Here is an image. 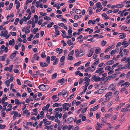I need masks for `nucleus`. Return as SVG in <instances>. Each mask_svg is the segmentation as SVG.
<instances>
[{"label":"nucleus","instance_id":"obj_6","mask_svg":"<svg viewBox=\"0 0 130 130\" xmlns=\"http://www.w3.org/2000/svg\"><path fill=\"white\" fill-rule=\"evenodd\" d=\"M63 94V96L64 97H66L68 95V93L66 91V90H64L62 91Z\"/></svg>","mask_w":130,"mask_h":130},{"label":"nucleus","instance_id":"obj_31","mask_svg":"<svg viewBox=\"0 0 130 130\" xmlns=\"http://www.w3.org/2000/svg\"><path fill=\"white\" fill-rule=\"evenodd\" d=\"M46 62L49 64L50 63V57L49 56H47V57Z\"/></svg>","mask_w":130,"mask_h":130},{"label":"nucleus","instance_id":"obj_29","mask_svg":"<svg viewBox=\"0 0 130 130\" xmlns=\"http://www.w3.org/2000/svg\"><path fill=\"white\" fill-rule=\"evenodd\" d=\"M69 57L67 58L68 59L70 60H73L74 59V57H73L72 56H68Z\"/></svg>","mask_w":130,"mask_h":130},{"label":"nucleus","instance_id":"obj_11","mask_svg":"<svg viewBox=\"0 0 130 130\" xmlns=\"http://www.w3.org/2000/svg\"><path fill=\"white\" fill-rule=\"evenodd\" d=\"M62 104L61 103H55L53 104V107H59Z\"/></svg>","mask_w":130,"mask_h":130},{"label":"nucleus","instance_id":"obj_30","mask_svg":"<svg viewBox=\"0 0 130 130\" xmlns=\"http://www.w3.org/2000/svg\"><path fill=\"white\" fill-rule=\"evenodd\" d=\"M107 43V42L103 40L101 42L102 45L103 46L105 45Z\"/></svg>","mask_w":130,"mask_h":130},{"label":"nucleus","instance_id":"obj_60","mask_svg":"<svg viewBox=\"0 0 130 130\" xmlns=\"http://www.w3.org/2000/svg\"><path fill=\"white\" fill-rule=\"evenodd\" d=\"M113 103L111 102H109L107 104L108 106L109 107H110L112 104Z\"/></svg>","mask_w":130,"mask_h":130},{"label":"nucleus","instance_id":"obj_20","mask_svg":"<svg viewBox=\"0 0 130 130\" xmlns=\"http://www.w3.org/2000/svg\"><path fill=\"white\" fill-rule=\"evenodd\" d=\"M17 4L16 7V9L18 10L19 9V7L20 6V3L18 1V2L17 3V4Z\"/></svg>","mask_w":130,"mask_h":130},{"label":"nucleus","instance_id":"obj_62","mask_svg":"<svg viewBox=\"0 0 130 130\" xmlns=\"http://www.w3.org/2000/svg\"><path fill=\"white\" fill-rule=\"evenodd\" d=\"M56 56H52L51 58V61H53L55 58Z\"/></svg>","mask_w":130,"mask_h":130},{"label":"nucleus","instance_id":"obj_54","mask_svg":"<svg viewBox=\"0 0 130 130\" xmlns=\"http://www.w3.org/2000/svg\"><path fill=\"white\" fill-rule=\"evenodd\" d=\"M13 4L12 3H11L9 5V9L10 10L12 7Z\"/></svg>","mask_w":130,"mask_h":130},{"label":"nucleus","instance_id":"obj_47","mask_svg":"<svg viewBox=\"0 0 130 130\" xmlns=\"http://www.w3.org/2000/svg\"><path fill=\"white\" fill-rule=\"evenodd\" d=\"M13 67V65H11L9 67V72H11L12 71V68Z\"/></svg>","mask_w":130,"mask_h":130},{"label":"nucleus","instance_id":"obj_14","mask_svg":"<svg viewBox=\"0 0 130 130\" xmlns=\"http://www.w3.org/2000/svg\"><path fill=\"white\" fill-rule=\"evenodd\" d=\"M79 52L78 50V49H76L75 51V54L76 55V56L77 57H79Z\"/></svg>","mask_w":130,"mask_h":130},{"label":"nucleus","instance_id":"obj_61","mask_svg":"<svg viewBox=\"0 0 130 130\" xmlns=\"http://www.w3.org/2000/svg\"><path fill=\"white\" fill-rule=\"evenodd\" d=\"M127 28V27L125 26H122L121 28V30H123Z\"/></svg>","mask_w":130,"mask_h":130},{"label":"nucleus","instance_id":"obj_45","mask_svg":"<svg viewBox=\"0 0 130 130\" xmlns=\"http://www.w3.org/2000/svg\"><path fill=\"white\" fill-rule=\"evenodd\" d=\"M110 55H107L104 57V59H108L110 58Z\"/></svg>","mask_w":130,"mask_h":130},{"label":"nucleus","instance_id":"obj_56","mask_svg":"<svg viewBox=\"0 0 130 130\" xmlns=\"http://www.w3.org/2000/svg\"><path fill=\"white\" fill-rule=\"evenodd\" d=\"M14 72L15 73H19V70L17 69H14L13 70Z\"/></svg>","mask_w":130,"mask_h":130},{"label":"nucleus","instance_id":"obj_50","mask_svg":"<svg viewBox=\"0 0 130 130\" xmlns=\"http://www.w3.org/2000/svg\"><path fill=\"white\" fill-rule=\"evenodd\" d=\"M91 67H89L85 69V72H88L91 70Z\"/></svg>","mask_w":130,"mask_h":130},{"label":"nucleus","instance_id":"obj_43","mask_svg":"<svg viewBox=\"0 0 130 130\" xmlns=\"http://www.w3.org/2000/svg\"><path fill=\"white\" fill-rule=\"evenodd\" d=\"M100 77H98V78H95L93 79L95 82H97L99 81H100Z\"/></svg>","mask_w":130,"mask_h":130},{"label":"nucleus","instance_id":"obj_37","mask_svg":"<svg viewBox=\"0 0 130 130\" xmlns=\"http://www.w3.org/2000/svg\"><path fill=\"white\" fill-rule=\"evenodd\" d=\"M114 87V85L113 84H112L109 86L108 88V90H110Z\"/></svg>","mask_w":130,"mask_h":130},{"label":"nucleus","instance_id":"obj_40","mask_svg":"<svg viewBox=\"0 0 130 130\" xmlns=\"http://www.w3.org/2000/svg\"><path fill=\"white\" fill-rule=\"evenodd\" d=\"M68 114L67 113H64L63 115V120H64L65 118H66Z\"/></svg>","mask_w":130,"mask_h":130},{"label":"nucleus","instance_id":"obj_49","mask_svg":"<svg viewBox=\"0 0 130 130\" xmlns=\"http://www.w3.org/2000/svg\"><path fill=\"white\" fill-rule=\"evenodd\" d=\"M40 14L42 16H44L47 15V14L46 13H43L42 12H40Z\"/></svg>","mask_w":130,"mask_h":130},{"label":"nucleus","instance_id":"obj_3","mask_svg":"<svg viewBox=\"0 0 130 130\" xmlns=\"http://www.w3.org/2000/svg\"><path fill=\"white\" fill-rule=\"evenodd\" d=\"M74 119V118L72 117L68 118L67 120L66 123L67 124H69L71 123L73 121Z\"/></svg>","mask_w":130,"mask_h":130},{"label":"nucleus","instance_id":"obj_9","mask_svg":"<svg viewBox=\"0 0 130 130\" xmlns=\"http://www.w3.org/2000/svg\"><path fill=\"white\" fill-rule=\"evenodd\" d=\"M104 91L103 89H100L98 90L95 93L101 94L103 93Z\"/></svg>","mask_w":130,"mask_h":130},{"label":"nucleus","instance_id":"obj_28","mask_svg":"<svg viewBox=\"0 0 130 130\" xmlns=\"http://www.w3.org/2000/svg\"><path fill=\"white\" fill-rule=\"evenodd\" d=\"M123 51L124 52L125 54L126 55H127L128 54L129 50H128L127 51L126 49H124L123 50Z\"/></svg>","mask_w":130,"mask_h":130},{"label":"nucleus","instance_id":"obj_32","mask_svg":"<svg viewBox=\"0 0 130 130\" xmlns=\"http://www.w3.org/2000/svg\"><path fill=\"white\" fill-rule=\"evenodd\" d=\"M69 104L68 103H64L62 106L63 107V109H64L66 108L67 107V106Z\"/></svg>","mask_w":130,"mask_h":130},{"label":"nucleus","instance_id":"obj_7","mask_svg":"<svg viewBox=\"0 0 130 130\" xmlns=\"http://www.w3.org/2000/svg\"><path fill=\"white\" fill-rule=\"evenodd\" d=\"M114 62V61L112 60H110L107 61L106 63L107 65H111L113 64Z\"/></svg>","mask_w":130,"mask_h":130},{"label":"nucleus","instance_id":"obj_34","mask_svg":"<svg viewBox=\"0 0 130 130\" xmlns=\"http://www.w3.org/2000/svg\"><path fill=\"white\" fill-rule=\"evenodd\" d=\"M15 102L16 104H20V102L18 99H16L15 100Z\"/></svg>","mask_w":130,"mask_h":130},{"label":"nucleus","instance_id":"obj_25","mask_svg":"<svg viewBox=\"0 0 130 130\" xmlns=\"http://www.w3.org/2000/svg\"><path fill=\"white\" fill-rule=\"evenodd\" d=\"M59 60V59L58 58H56L53 63L54 65H56L57 63L58 62Z\"/></svg>","mask_w":130,"mask_h":130},{"label":"nucleus","instance_id":"obj_57","mask_svg":"<svg viewBox=\"0 0 130 130\" xmlns=\"http://www.w3.org/2000/svg\"><path fill=\"white\" fill-rule=\"evenodd\" d=\"M55 33L56 35H59L60 34L59 32V30H57L55 29Z\"/></svg>","mask_w":130,"mask_h":130},{"label":"nucleus","instance_id":"obj_53","mask_svg":"<svg viewBox=\"0 0 130 130\" xmlns=\"http://www.w3.org/2000/svg\"><path fill=\"white\" fill-rule=\"evenodd\" d=\"M0 60L3 61H4L5 60V58L4 56H0Z\"/></svg>","mask_w":130,"mask_h":130},{"label":"nucleus","instance_id":"obj_18","mask_svg":"<svg viewBox=\"0 0 130 130\" xmlns=\"http://www.w3.org/2000/svg\"><path fill=\"white\" fill-rule=\"evenodd\" d=\"M112 93L111 92H110L107 93L105 95V96L106 97H108L109 96H111L112 95Z\"/></svg>","mask_w":130,"mask_h":130},{"label":"nucleus","instance_id":"obj_21","mask_svg":"<svg viewBox=\"0 0 130 130\" xmlns=\"http://www.w3.org/2000/svg\"><path fill=\"white\" fill-rule=\"evenodd\" d=\"M65 56H62V57L60 59V61L61 62H63L65 60Z\"/></svg>","mask_w":130,"mask_h":130},{"label":"nucleus","instance_id":"obj_2","mask_svg":"<svg viewBox=\"0 0 130 130\" xmlns=\"http://www.w3.org/2000/svg\"><path fill=\"white\" fill-rule=\"evenodd\" d=\"M45 87V85L42 84L39 85L38 87V88L41 90L45 91L46 90V87Z\"/></svg>","mask_w":130,"mask_h":130},{"label":"nucleus","instance_id":"obj_58","mask_svg":"<svg viewBox=\"0 0 130 130\" xmlns=\"http://www.w3.org/2000/svg\"><path fill=\"white\" fill-rule=\"evenodd\" d=\"M117 116L115 115L111 118V119L113 120H115L117 118Z\"/></svg>","mask_w":130,"mask_h":130},{"label":"nucleus","instance_id":"obj_33","mask_svg":"<svg viewBox=\"0 0 130 130\" xmlns=\"http://www.w3.org/2000/svg\"><path fill=\"white\" fill-rule=\"evenodd\" d=\"M84 54V53L82 51H80L79 52V57L82 56Z\"/></svg>","mask_w":130,"mask_h":130},{"label":"nucleus","instance_id":"obj_52","mask_svg":"<svg viewBox=\"0 0 130 130\" xmlns=\"http://www.w3.org/2000/svg\"><path fill=\"white\" fill-rule=\"evenodd\" d=\"M81 63V61H79L78 62L74 64V66H78L79 64Z\"/></svg>","mask_w":130,"mask_h":130},{"label":"nucleus","instance_id":"obj_19","mask_svg":"<svg viewBox=\"0 0 130 130\" xmlns=\"http://www.w3.org/2000/svg\"><path fill=\"white\" fill-rule=\"evenodd\" d=\"M96 6L98 8H101L102 7L101 3L100 2L97 3L96 4Z\"/></svg>","mask_w":130,"mask_h":130},{"label":"nucleus","instance_id":"obj_64","mask_svg":"<svg viewBox=\"0 0 130 130\" xmlns=\"http://www.w3.org/2000/svg\"><path fill=\"white\" fill-rule=\"evenodd\" d=\"M43 21V19H40L39 20V21L38 22V24L39 25H41L42 22Z\"/></svg>","mask_w":130,"mask_h":130},{"label":"nucleus","instance_id":"obj_16","mask_svg":"<svg viewBox=\"0 0 130 130\" xmlns=\"http://www.w3.org/2000/svg\"><path fill=\"white\" fill-rule=\"evenodd\" d=\"M34 17L35 19V22L36 23H37L39 20L38 17L37 15H35L34 16Z\"/></svg>","mask_w":130,"mask_h":130},{"label":"nucleus","instance_id":"obj_55","mask_svg":"<svg viewBox=\"0 0 130 130\" xmlns=\"http://www.w3.org/2000/svg\"><path fill=\"white\" fill-rule=\"evenodd\" d=\"M4 5V2H0V9L1 8V7H3Z\"/></svg>","mask_w":130,"mask_h":130},{"label":"nucleus","instance_id":"obj_36","mask_svg":"<svg viewBox=\"0 0 130 130\" xmlns=\"http://www.w3.org/2000/svg\"><path fill=\"white\" fill-rule=\"evenodd\" d=\"M57 75V73H55L53 74L52 77V79H54L56 78Z\"/></svg>","mask_w":130,"mask_h":130},{"label":"nucleus","instance_id":"obj_46","mask_svg":"<svg viewBox=\"0 0 130 130\" xmlns=\"http://www.w3.org/2000/svg\"><path fill=\"white\" fill-rule=\"evenodd\" d=\"M54 126V125H51L49 126H46L45 129H47V130H48L50 128H51L52 127H53Z\"/></svg>","mask_w":130,"mask_h":130},{"label":"nucleus","instance_id":"obj_35","mask_svg":"<svg viewBox=\"0 0 130 130\" xmlns=\"http://www.w3.org/2000/svg\"><path fill=\"white\" fill-rule=\"evenodd\" d=\"M126 37V35L125 34H122L119 36V37L121 39H123Z\"/></svg>","mask_w":130,"mask_h":130},{"label":"nucleus","instance_id":"obj_17","mask_svg":"<svg viewBox=\"0 0 130 130\" xmlns=\"http://www.w3.org/2000/svg\"><path fill=\"white\" fill-rule=\"evenodd\" d=\"M62 33H63V34H62V36L64 38H67V36H66V35L65 32H66V31L64 30H62L61 31Z\"/></svg>","mask_w":130,"mask_h":130},{"label":"nucleus","instance_id":"obj_42","mask_svg":"<svg viewBox=\"0 0 130 130\" xmlns=\"http://www.w3.org/2000/svg\"><path fill=\"white\" fill-rule=\"evenodd\" d=\"M119 62H117V63H116V64H113L112 66V70H113L114 68L115 67L117 66V65L119 64Z\"/></svg>","mask_w":130,"mask_h":130},{"label":"nucleus","instance_id":"obj_1","mask_svg":"<svg viewBox=\"0 0 130 130\" xmlns=\"http://www.w3.org/2000/svg\"><path fill=\"white\" fill-rule=\"evenodd\" d=\"M90 81V79H88L84 83V84L85 83L86 84V85L84 86L85 91H86L87 89V87L90 84L89 83Z\"/></svg>","mask_w":130,"mask_h":130},{"label":"nucleus","instance_id":"obj_10","mask_svg":"<svg viewBox=\"0 0 130 130\" xmlns=\"http://www.w3.org/2000/svg\"><path fill=\"white\" fill-rule=\"evenodd\" d=\"M124 5L122 4H117L116 5V8H122L124 6Z\"/></svg>","mask_w":130,"mask_h":130},{"label":"nucleus","instance_id":"obj_59","mask_svg":"<svg viewBox=\"0 0 130 130\" xmlns=\"http://www.w3.org/2000/svg\"><path fill=\"white\" fill-rule=\"evenodd\" d=\"M73 126L72 125H69L68 126H67V128H69L68 130H70L73 127Z\"/></svg>","mask_w":130,"mask_h":130},{"label":"nucleus","instance_id":"obj_12","mask_svg":"<svg viewBox=\"0 0 130 130\" xmlns=\"http://www.w3.org/2000/svg\"><path fill=\"white\" fill-rule=\"evenodd\" d=\"M113 45L109 46L107 48L105 51L104 52L105 53H107L108 52V51H109L111 50V48H112Z\"/></svg>","mask_w":130,"mask_h":130},{"label":"nucleus","instance_id":"obj_27","mask_svg":"<svg viewBox=\"0 0 130 130\" xmlns=\"http://www.w3.org/2000/svg\"><path fill=\"white\" fill-rule=\"evenodd\" d=\"M82 12L79 9H76L75 10V13L77 14H80Z\"/></svg>","mask_w":130,"mask_h":130},{"label":"nucleus","instance_id":"obj_4","mask_svg":"<svg viewBox=\"0 0 130 130\" xmlns=\"http://www.w3.org/2000/svg\"><path fill=\"white\" fill-rule=\"evenodd\" d=\"M7 34L8 31L7 30H5L4 33L3 31H1V33L0 36L1 37L3 36L4 37H5L7 35Z\"/></svg>","mask_w":130,"mask_h":130},{"label":"nucleus","instance_id":"obj_5","mask_svg":"<svg viewBox=\"0 0 130 130\" xmlns=\"http://www.w3.org/2000/svg\"><path fill=\"white\" fill-rule=\"evenodd\" d=\"M94 53V51L93 50V48H91V49L89 51V54H88V56L89 57H90L92 56Z\"/></svg>","mask_w":130,"mask_h":130},{"label":"nucleus","instance_id":"obj_39","mask_svg":"<svg viewBox=\"0 0 130 130\" xmlns=\"http://www.w3.org/2000/svg\"><path fill=\"white\" fill-rule=\"evenodd\" d=\"M44 19L46 20L49 21L51 20V18L49 17L46 16L44 18Z\"/></svg>","mask_w":130,"mask_h":130},{"label":"nucleus","instance_id":"obj_41","mask_svg":"<svg viewBox=\"0 0 130 130\" xmlns=\"http://www.w3.org/2000/svg\"><path fill=\"white\" fill-rule=\"evenodd\" d=\"M74 53V50H73L71 51L68 54V56L73 55Z\"/></svg>","mask_w":130,"mask_h":130},{"label":"nucleus","instance_id":"obj_63","mask_svg":"<svg viewBox=\"0 0 130 130\" xmlns=\"http://www.w3.org/2000/svg\"><path fill=\"white\" fill-rule=\"evenodd\" d=\"M87 108H88L87 107H86V108L84 109L82 111V112L84 113V112H85L87 110Z\"/></svg>","mask_w":130,"mask_h":130},{"label":"nucleus","instance_id":"obj_51","mask_svg":"<svg viewBox=\"0 0 130 130\" xmlns=\"http://www.w3.org/2000/svg\"><path fill=\"white\" fill-rule=\"evenodd\" d=\"M51 121H47L46 122H44V123L46 125H49L51 124Z\"/></svg>","mask_w":130,"mask_h":130},{"label":"nucleus","instance_id":"obj_48","mask_svg":"<svg viewBox=\"0 0 130 130\" xmlns=\"http://www.w3.org/2000/svg\"><path fill=\"white\" fill-rule=\"evenodd\" d=\"M17 81L18 84L20 85H21V83L19 79L18 78L17 79Z\"/></svg>","mask_w":130,"mask_h":130},{"label":"nucleus","instance_id":"obj_44","mask_svg":"<svg viewBox=\"0 0 130 130\" xmlns=\"http://www.w3.org/2000/svg\"><path fill=\"white\" fill-rule=\"evenodd\" d=\"M6 127V125H2L0 124V129H4Z\"/></svg>","mask_w":130,"mask_h":130},{"label":"nucleus","instance_id":"obj_24","mask_svg":"<svg viewBox=\"0 0 130 130\" xmlns=\"http://www.w3.org/2000/svg\"><path fill=\"white\" fill-rule=\"evenodd\" d=\"M101 49L100 48H99L98 49H96L95 51V53L96 54L99 53V52H100Z\"/></svg>","mask_w":130,"mask_h":130},{"label":"nucleus","instance_id":"obj_8","mask_svg":"<svg viewBox=\"0 0 130 130\" xmlns=\"http://www.w3.org/2000/svg\"><path fill=\"white\" fill-rule=\"evenodd\" d=\"M130 110V109H127L126 108H122L121 111L123 112H126L127 111L129 112Z\"/></svg>","mask_w":130,"mask_h":130},{"label":"nucleus","instance_id":"obj_38","mask_svg":"<svg viewBox=\"0 0 130 130\" xmlns=\"http://www.w3.org/2000/svg\"><path fill=\"white\" fill-rule=\"evenodd\" d=\"M107 2V1H105L102 3V4L104 6H105L106 5Z\"/></svg>","mask_w":130,"mask_h":130},{"label":"nucleus","instance_id":"obj_15","mask_svg":"<svg viewBox=\"0 0 130 130\" xmlns=\"http://www.w3.org/2000/svg\"><path fill=\"white\" fill-rule=\"evenodd\" d=\"M97 60L95 62H94L93 64V65L94 66L97 65L99 63V58H97L95 60Z\"/></svg>","mask_w":130,"mask_h":130},{"label":"nucleus","instance_id":"obj_22","mask_svg":"<svg viewBox=\"0 0 130 130\" xmlns=\"http://www.w3.org/2000/svg\"><path fill=\"white\" fill-rule=\"evenodd\" d=\"M89 14L90 15H91L92 14L93 12L92 11V8L91 7H89Z\"/></svg>","mask_w":130,"mask_h":130},{"label":"nucleus","instance_id":"obj_23","mask_svg":"<svg viewBox=\"0 0 130 130\" xmlns=\"http://www.w3.org/2000/svg\"><path fill=\"white\" fill-rule=\"evenodd\" d=\"M105 70H107L108 71H110L111 70H112V68H111L109 66H107L105 68Z\"/></svg>","mask_w":130,"mask_h":130},{"label":"nucleus","instance_id":"obj_26","mask_svg":"<svg viewBox=\"0 0 130 130\" xmlns=\"http://www.w3.org/2000/svg\"><path fill=\"white\" fill-rule=\"evenodd\" d=\"M12 40H10L9 41V44L10 45H12L13 44V42H14V44L15 43V41L14 39H12Z\"/></svg>","mask_w":130,"mask_h":130},{"label":"nucleus","instance_id":"obj_13","mask_svg":"<svg viewBox=\"0 0 130 130\" xmlns=\"http://www.w3.org/2000/svg\"><path fill=\"white\" fill-rule=\"evenodd\" d=\"M16 56V53H12L10 55V58L11 59H13Z\"/></svg>","mask_w":130,"mask_h":130}]
</instances>
